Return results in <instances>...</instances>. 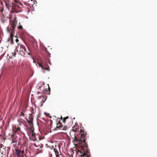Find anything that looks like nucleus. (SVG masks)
<instances>
[{
    "instance_id": "nucleus-1",
    "label": "nucleus",
    "mask_w": 157,
    "mask_h": 157,
    "mask_svg": "<svg viewBox=\"0 0 157 157\" xmlns=\"http://www.w3.org/2000/svg\"><path fill=\"white\" fill-rule=\"evenodd\" d=\"M80 132L81 133V139H78L75 137L74 140V142L80 144L81 147V150H78L77 152L78 157H90V150L88 149L87 143L86 142L84 132L81 129Z\"/></svg>"
},
{
    "instance_id": "nucleus-2",
    "label": "nucleus",
    "mask_w": 157,
    "mask_h": 157,
    "mask_svg": "<svg viewBox=\"0 0 157 157\" xmlns=\"http://www.w3.org/2000/svg\"><path fill=\"white\" fill-rule=\"evenodd\" d=\"M16 19L17 18L15 17L14 19L12 21L11 23V27L10 28H9V27H7V31L9 33L10 32V36H13V33L14 32V30L17 23V21Z\"/></svg>"
},
{
    "instance_id": "nucleus-3",
    "label": "nucleus",
    "mask_w": 157,
    "mask_h": 157,
    "mask_svg": "<svg viewBox=\"0 0 157 157\" xmlns=\"http://www.w3.org/2000/svg\"><path fill=\"white\" fill-rule=\"evenodd\" d=\"M37 63L39 66L40 67H41L42 69L46 70L48 71H49V66L43 62H42L41 63Z\"/></svg>"
},
{
    "instance_id": "nucleus-4",
    "label": "nucleus",
    "mask_w": 157,
    "mask_h": 157,
    "mask_svg": "<svg viewBox=\"0 0 157 157\" xmlns=\"http://www.w3.org/2000/svg\"><path fill=\"white\" fill-rule=\"evenodd\" d=\"M19 46L20 47V48L21 49H23V50H24L23 54H27L28 55H30V53L27 50H26V49L25 47V46L22 45V44L20 45V44H18V45L17 48V52L18 51V50H17V49H18V48H19Z\"/></svg>"
},
{
    "instance_id": "nucleus-5",
    "label": "nucleus",
    "mask_w": 157,
    "mask_h": 157,
    "mask_svg": "<svg viewBox=\"0 0 157 157\" xmlns=\"http://www.w3.org/2000/svg\"><path fill=\"white\" fill-rule=\"evenodd\" d=\"M10 138L12 141V143H17L18 140V138L16 135L14 134H12Z\"/></svg>"
},
{
    "instance_id": "nucleus-6",
    "label": "nucleus",
    "mask_w": 157,
    "mask_h": 157,
    "mask_svg": "<svg viewBox=\"0 0 157 157\" xmlns=\"http://www.w3.org/2000/svg\"><path fill=\"white\" fill-rule=\"evenodd\" d=\"M16 155L17 157H24L23 153L24 152V151H22L18 149H15Z\"/></svg>"
},
{
    "instance_id": "nucleus-7",
    "label": "nucleus",
    "mask_w": 157,
    "mask_h": 157,
    "mask_svg": "<svg viewBox=\"0 0 157 157\" xmlns=\"http://www.w3.org/2000/svg\"><path fill=\"white\" fill-rule=\"evenodd\" d=\"M13 130L15 133H17V134H20L21 132L20 128L18 126H15L13 128Z\"/></svg>"
},
{
    "instance_id": "nucleus-8",
    "label": "nucleus",
    "mask_w": 157,
    "mask_h": 157,
    "mask_svg": "<svg viewBox=\"0 0 157 157\" xmlns=\"http://www.w3.org/2000/svg\"><path fill=\"white\" fill-rule=\"evenodd\" d=\"M72 130L74 132H78L79 129V126L78 125H75L72 127Z\"/></svg>"
},
{
    "instance_id": "nucleus-9",
    "label": "nucleus",
    "mask_w": 157,
    "mask_h": 157,
    "mask_svg": "<svg viewBox=\"0 0 157 157\" xmlns=\"http://www.w3.org/2000/svg\"><path fill=\"white\" fill-rule=\"evenodd\" d=\"M63 127V125L61 122L60 121L58 122V123L56 125V128H59L60 129H61Z\"/></svg>"
},
{
    "instance_id": "nucleus-10",
    "label": "nucleus",
    "mask_w": 157,
    "mask_h": 157,
    "mask_svg": "<svg viewBox=\"0 0 157 157\" xmlns=\"http://www.w3.org/2000/svg\"><path fill=\"white\" fill-rule=\"evenodd\" d=\"M27 122H28V124H29L30 126V125H33V121H32L31 120H28V119H27Z\"/></svg>"
},
{
    "instance_id": "nucleus-11",
    "label": "nucleus",
    "mask_w": 157,
    "mask_h": 157,
    "mask_svg": "<svg viewBox=\"0 0 157 157\" xmlns=\"http://www.w3.org/2000/svg\"><path fill=\"white\" fill-rule=\"evenodd\" d=\"M19 47H20V49L19 50L20 54L21 55H23L24 53V50H23V49H21L19 46Z\"/></svg>"
},
{
    "instance_id": "nucleus-12",
    "label": "nucleus",
    "mask_w": 157,
    "mask_h": 157,
    "mask_svg": "<svg viewBox=\"0 0 157 157\" xmlns=\"http://www.w3.org/2000/svg\"><path fill=\"white\" fill-rule=\"evenodd\" d=\"M30 130L32 132H34V128L33 127V125H30Z\"/></svg>"
},
{
    "instance_id": "nucleus-13",
    "label": "nucleus",
    "mask_w": 157,
    "mask_h": 157,
    "mask_svg": "<svg viewBox=\"0 0 157 157\" xmlns=\"http://www.w3.org/2000/svg\"><path fill=\"white\" fill-rule=\"evenodd\" d=\"M14 51L13 52L11 53V54H12V55L11 56V58H13V57H15V56L16 53Z\"/></svg>"
},
{
    "instance_id": "nucleus-14",
    "label": "nucleus",
    "mask_w": 157,
    "mask_h": 157,
    "mask_svg": "<svg viewBox=\"0 0 157 157\" xmlns=\"http://www.w3.org/2000/svg\"><path fill=\"white\" fill-rule=\"evenodd\" d=\"M29 120H31L32 121H33V118L32 117V114H29Z\"/></svg>"
},
{
    "instance_id": "nucleus-15",
    "label": "nucleus",
    "mask_w": 157,
    "mask_h": 157,
    "mask_svg": "<svg viewBox=\"0 0 157 157\" xmlns=\"http://www.w3.org/2000/svg\"><path fill=\"white\" fill-rule=\"evenodd\" d=\"M17 28L19 29H23L22 25H20L17 26Z\"/></svg>"
},
{
    "instance_id": "nucleus-16",
    "label": "nucleus",
    "mask_w": 157,
    "mask_h": 157,
    "mask_svg": "<svg viewBox=\"0 0 157 157\" xmlns=\"http://www.w3.org/2000/svg\"><path fill=\"white\" fill-rule=\"evenodd\" d=\"M35 135H36V134L34 132H32V136L33 137H34L35 138V139L36 140V137H35Z\"/></svg>"
},
{
    "instance_id": "nucleus-17",
    "label": "nucleus",
    "mask_w": 157,
    "mask_h": 157,
    "mask_svg": "<svg viewBox=\"0 0 157 157\" xmlns=\"http://www.w3.org/2000/svg\"><path fill=\"white\" fill-rule=\"evenodd\" d=\"M22 111H23V110H22ZM25 116V114L24 113H23V111H22L21 113V114H20L19 116L20 117H21V116Z\"/></svg>"
},
{
    "instance_id": "nucleus-18",
    "label": "nucleus",
    "mask_w": 157,
    "mask_h": 157,
    "mask_svg": "<svg viewBox=\"0 0 157 157\" xmlns=\"http://www.w3.org/2000/svg\"><path fill=\"white\" fill-rule=\"evenodd\" d=\"M6 7L9 9V7H10L11 6L9 5H8L7 3H6Z\"/></svg>"
},
{
    "instance_id": "nucleus-19",
    "label": "nucleus",
    "mask_w": 157,
    "mask_h": 157,
    "mask_svg": "<svg viewBox=\"0 0 157 157\" xmlns=\"http://www.w3.org/2000/svg\"><path fill=\"white\" fill-rule=\"evenodd\" d=\"M67 127L66 126H65L64 127H63L62 128H61V130H65L66 129Z\"/></svg>"
},
{
    "instance_id": "nucleus-20",
    "label": "nucleus",
    "mask_w": 157,
    "mask_h": 157,
    "mask_svg": "<svg viewBox=\"0 0 157 157\" xmlns=\"http://www.w3.org/2000/svg\"><path fill=\"white\" fill-rule=\"evenodd\" d=\"M54 151H55V152L56 154H58L59 152H58V151L57 150H56L55 149H54Z\"/></svg>"
},
{
    "instance_id": "nucleus-21",
    "label": "nucleus",
    "mask_w": 157,
    "mask_h": 157,
    "mask_svg": "<svg viewBox=\"0 0 157 157\" xmlns=\"http://www.w3.org/2000/svg\"><path fill=\"white\" fill-rule=\"evenodd\" d=\"M3 11V8L2 7H0V11L1 12H2Z\"/></svg>"
},
{
    "instance_id": "nucleus-22",
    "label": "nucleus",
    "mask_w": 157,
    "mask_h": 157,
    "mask_svg": "<svg viewBox=\"0 0 157 157\" xmlns=\"http://www.w3.org/2000/svg\"><path fill=\"white\" fill-rule=\"evenodd\" d=\"M66 120V119H65L64 118H63V123H65Z\"/></svg>"
},
{
    "instance_id": "nucleus-23",
    "label": "nucleus",
    "mask_w": 157,
    "mask_h": 157,
    "mask_svg": "<svg viewBox=\"0 0 157 157\" xmlns=\"http://www.w3.org/2000/svg\"><path fill=\"white\" fill-rule=\"evenodd\" d=\"M31 111L32 113H33V111H34L33 108H31Z\"/></svg>"
},
{
    "instance_id": "nucleus-24",
    "label": "nucleus",
    "mask_w": 157,
    "mask_h": 157,
    "mask_svg": "<svg viewBox=\"0 0 157 157\" xmlns=\"http://www.w3.org/2000/svg\"><path fill=\"white\" fill-rule=\"evenodd\" d=\"M43 98L44 99H44V101L46 100V99H47V97H44V96H43Z\"/></svg>"
},
{
    "instance_id": "nucleus-25",
    "label": "nucleus",
    "mask_w": 157,
    "mask_h": 157,
    "mask_svg": "<svg viewBox=\"0 0 157 157\" xmlns=\"http://www.w3.org/2000/svg\"><path fill=\"white\" fill-rule=\"evenodd\" d=\"M64 118L65 119H67L68 118H69V117L68 116H67L65 117H64Z\"/></svg>"
},
{
    "instance_id": "nucleus-26",
    "label": "nucleus",
    "mask_w": 157,
    "mask_h": 157,
    "mask_svg": "<svg viewBox=\"0 0 157 157\" xmlns=\"http://www.w3.org/2000/svg\"><path fill=\"white\" fill-rule=\"evenodd\" d=\"M20 121L21 122H22L23 121H24V120L22 119H20Z\"/></svg>"
},
{
    "instance_id": "nucleus-27",
    "label": "nucleus",
    "mask_w": 157,
    "mask_h": 157,
    "mask_svg": "<svg viewBox=\"0 0 157 157\" xmlns=\"http://www.w3.org/2000/svg\"><path fill=\"white\" fill-rule=\"evenodd\" d=\"M33 145L35 147H37L36 144V143H34L33 144Z\"/></svg>"
},
{
    "instance_id": "nucleus-28",
    "label": "nucleus",
    "mask_w": 157,
    "mask_h": 157,
    "mask_svg": "<svg viewBox=\"0 0 157 157\" xmlns=\"http://www.w3.org/2000/svg\"><path fill=\"white\" fill-rule=\"evenodd\" d=\"M15 41L17 43V42L19 41L18 40V39H16L15 40Z\"/></svg>"
},
{
    "instance_id": "nucleus-29",
    "label": "nucleus",
    "mask_w": 157,
    "mask_h": 157,
    "mask_svg": "<svg viewBox=\"0 0 157 157\" xmlns=\"http://www.w3.org/2000/svg\"><path fill=\"white\" fill-rule=\"evenodd\" d=\"M42 102L44 103V101L43 100H42Z\"/></svg>"
},
{
    "instance_id": "nucleus-30",
    "label": "nucleus",
    "mask_w": 157,
    "mask_h": 157,
    "mask_svg": "<svg viewBox=\"0 0 157 157\" xmlns=\"http://www.w3.org/2000/svg\"><path fill=\"white\" fill-rule=\"evenodd\" d=\"M48 90L50 91V89L49 87H48Z\"/></svg>"
},
{
    "instance_id": "nucleus-31",
    "label": "nucleus",
    "mask_w": 157,
    "mask_h": 157,
    "mask_svg": "<svg viewBox=\"0 0 157 157\" xmlns=\"http://www.w3.org/2000/svg\"><path fill=\"white\" fill-rule=\"evenodd\" d=\"M61 119H62V117L61 116Z\"/></svg>"
},
{
    "instance_id": "nucleus-32",
    "label": "nucleus",
    "mask_w": 157,
    "mask_h": 157,
    "mask_svg": "<svg viewBox=\"0 0 157 157\" xmlns=\"http://www.w3.org/2000/svg\"><path fill=\"white\" fill-rule=\"evenodd\" d=\"M42 105H43V104H41V106H42Z\"/></svg>"
},
{
    "instance_id": "nucleus-33",
    "label": "nucleus",
    "mask_w": 157,
    "mask_h": 157,
    "mask_svg": "<svg viewBox=\"0 0 157 157\" xmlns=\"http://www.w3.org/2000/svg\"><path fill=\"white\" fill-rule=\"evenodd\" d=\"M12 40H12V39L11 40V41H12Z\"/></svg>"
},
{
    "instance_id": "nucleus-34",
    "label": "nucleus",
    "mask_w": 157,
    "mask_h": 157,
    "mask_svg": "<svg viewBox=\"0 0 157 157\" xmlns=\"http://www.w3.org/2000/svg\"><path fill=\"white\" fill-rule=\"evenodd\" d=\"M29 0H26V1H28Z\"/></svg>"
}]
</instances>
